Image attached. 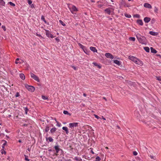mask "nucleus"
<instances>
[{
    "mask_svg": "<svg viewBox=\"0 0 161 161\" xmlns=\"http://www.w3.org/2000/svg\"><path fill=\"white\" fill-rule=\"evenodd\" d=\"M136 36L140 43L145 45L147 44V39L145 36H142L139 33H136Z\"/></svg>",
    "mask_w": 161,
    "mask_h": 161,
    "instance_id": "f257e3e1",
    "label": "nucleus"
},
{
    "mask_svg": "<svg viewBox=\"0 0 161 161\" xmlns=\"http://www.w3.org/2000/svg\"><path fill=\"white\" fill-rule=\"evenodd\" d=\"M129 58L134 62L136 64L140 66H142L143 65V62L137 58L135 57L130 55L129 57Z\"/></svg>",
    "mask_w": 161,
    "mask_h": 161,
    "instance_id": "f03ea898",
    "label": "nucleus"
},
{
    "mask_svg": "<svg viewBox=\"0 0 161 161\" xmlns=\"http://www.w3.org/2000/svg\"><path fill=\"white\" fill-rule=\"evenodd\" d=\"M68 7L70 12L73 14H74V12H76L78 11L77 8L74 5H69L68 6Z\"/></svg>",
    "mask_w": 161,
    "mask_h": 161,
    "instance_id": "7ed1b4c3",
    "label": "nucleus"
},
{
    "mask_svg": "<svg viewBox=\"0 0 161 161\" xmlns=\"http://www.w3.org/2000/svg\"><path fill=\"white\" fill-rule=\"evenodd\" d=\"M25 87L28 89L29 91L33 92L35 90V88L33 86H29L27 85H25Z\"/></svg>",
    "mask_w": 161,
    "mask_h": 161,
    "instance_id": "20e7f679",
    "label": "nucleus"
},
{
    "mask_svg": "<svg viewBox=\"0 0 161 161\" xmlns=\"http://www.w3.org/2000/svg\"><path fill=\"white\" fill-rule=\"evenodd\" d=\"M78 123L77 122L71 123L69 124V127L71 129H73L74 127L78 126Z\"/></svg>",
    "mask_w": 161,
    "mask_h": 161,
    "instance_id": "39448f33",
    "label": "nucleus"
},
{
    "mask_svg": "<svg viewBox=\"0 0 161 161\" xmlns=\"http://www.w3.org/2000/svg\"><path fill=\"white\" fill-rule=\"evenodd\" d=\"M31 77H32V78H33L36 81H37L38 82H40V80H39V78L38 77H37V76L35 75V74H34L33 73H31Z\"/></svg>",
    "mask_w": 161,
    "mask_h": 161,
    "instance_id": "423d86ee",
    "label": "nucleus"
},
{
    "mask_svg": "<svg viewBox=\"0 0 161 161\" xmlns=\"http://www.w3.org/2000/svg\"><path fill=\"white\" fill-rule=\"evenodd\" d=\"M45 31H46V34L47 37H50L51 38H53L54 37L51 33L49 31L47 30H46Z\"/></svg>",
    "mask_w": 161,
    "mask_h": 161,
    "instance_id": "0eeeda50",
    "label": "nucleus"
},
{
    "mask_svg": "<svg viewBox=\"0 0 161 161\" xmlns=\"http://www.w3.org/2000/svg\"><path fill=\"white\" fill-rule=\"evenodd\" d=\"M54 148L55 149L56 153L55 154L56 155H57V153H59V151H60V149L59 148V147L58 145L55 146L54 147Z\"/></svg>",
    "mask_w": 161,
    "mask_h": 161,
    "instance_id": "6e6552de",
    "label": "nucleus"
},
{
    "mask_svg": "<svg viewBox=\"0 0 161 161\" xmlns=\"http://www.w3.org/2000/svg\"><path fill=\"white\" fill-rule=\"evenodd\" d=\"M105 56L107 58H109L111 59L114 58V57L112 55L109 53H106Z\"/></svg>",
    "mask_w": 161,
    "mask_h": 161,
    "instance_id": "1a4fd4ad",
    "label": "nucleus"
},
{
    "mask_svg": "<svg viewBox=\"0 0 161 161\" xmlns=\"http://www.w3.org/2000/svg\"><path fill=\"white\" fill-rule=\"evenodd\" d=\"M144 6L146 8L149 9H151L152 8L151 5L148 3H145L144 4Z\"/></svg>",
    "mask_w": 161,
    "mask_h": 161,
    "instance_id": "9d476101",
    "label": "nucleus"
},
{
    "mask_svg": "<svg viewBox=\"0 0 161 161\" xmlns=\"http://www.w3.org/2000/svg\"><path fill=\"white\" fill-rule=\"evenodd\" d=\"M78 44L80 48H81L83 50L84 52L86 53H86V47L80 43H79Z\"/></svg>",
    "mask_w": 161,
    "mask_h": 161,
    "instance_id": "9b49d317",
    "label": "nucleus"
},
{
    "mask_svg": "<svg viewBox=\"0 0 161 161\" xmlns=\"http://www.w3.org/2000/svg\"><path fill=\"white\" fill-rule=\"evenodd\" d=\"M149 34L152 36H157L158 35V32H155L152 31L149 32Z\"/></svg>",
    "mask_w": 161,
    "mask_h": 161,
    "instance_id": "f8f14e48",
    "label": "nucleus"
},
{
    "mask_svg": "<svg viewBox=\"0 0 161 161\" xmlns=\"http://www.w3.org/2000/svg\"><path fill=\"white\" fill-rule=\"evenodd\" d=\"M151 20L150 18L147 17H146L144 19V21L145 23H148Z\"/></svg>",
    "mask_w": 161,
    "mask_h": 161,
    "instance_id": "ddd939ff",
    "label": "nucleus"
},
{
    "mask_svg": "<svg viewBox=\"0 0 161 161\" xmlns=\"http://www.w3.org/2000/svg\"><path fill=\"white\" fill-rule=\"evenodd\" d=\"M90 48V49L91 50V51H92L94 53H97V50L96 49V48L95 47H90V48Z\"/></svg>",
    "mask_w": 161,
    "mask_h": 161,
    "instance_id": "4468645a",
    "label": "nucleus"
},
{
    "mask_svg": "<svg viewBox=\"0 0 161 161\" xmlns=\"http://www.w3.org/2000/svg\"><path fill=\"white\" fill-rule=\"evenodd\" d=\"M62 129L65 131L66 134H69V131L68 128L67 127L64 126L63 127Z\"/></svg>",
    "mask_w": 161,
    "mask_h": 161,
    "instance_id": "2eb2a0df",
    "label": "nucleus"
},
{
    "mask_svg": "<svg viewBox=\"0 0 161 161\" xmlns=\"http://www.w3.org/2000/svg\"><path fill=\"white\" fill-rule=\"evenodd\" d=\"M137 23L140 25H143V23L142 20L141 19H138L137 21Z\"/></svg>",
    "mask_w": 161,
    "mask_h": 161,
    "instance_id": "dca6fc26",
    "label": "nucleus"
},
{
    "mask_svg": "<svg viewBox=\"0 0 161 161\" xmlns=\"http://www.w3.org/2000/svg\"><path fill=\"white\" fill-rule=\"evenodd\" d=\"M149 156L152 159H153L154 160H155L156 159V155L153 156L152 154H151L149 155Z\"/></svg>",
    "mask_w": 161,
    "mask_h": 161,
    "instance_id": "f3484780",
    "label": "nucleus"
},
{
    "mask_svg": "<svg viewBox=\"0 0 161 161\" xmlns=\"http://www.w3.org/2000/svg\"><path fill=\"white\" fill-rule=\"evenodd\" d=\"M113 61L114 63L118 65L119 66L121 64L120 62L117 60H113Z\"/></svg>",
    "mask_w": 161,
    "mask_h": 161,
    "instance_id": "a211bd4d",
    "label": "nucleus"
},
{
    "mask_svg": "<svg viewBox=\"0 0 161 161\" xmlns=\"http://www.w3.org/2000/svg\"><path fill=\"white\" fill-rule=\"evenodd\" d=\"M19 77L22 80H24L25 79V76L24 74L21 73L19 74Z\"/></svg>",
    "mask_w": 161,
    "mask_h": 161,
    "instance_id": "6ab92c4d",
    "label": "nucleus"
},
{
    "mask_svg": "<svg viewBox=\"0 0 161 161\" xmlns=\"http://www.w3.org/2000/svg\"><path fill=\"white\" fill-rule=\"evenodd\" d=\"M150 50L151 53H157V51L152 47L150 48Z\"/></svg>",
    "mask_w": 161,
    "mask_h": 161,
    "instance_id": "aec40b11",
    "label": "nucleus"
},
{
    "mask_svg": "<svg viewBox=\"0 0 161 161\" xmlns=\"http://www.w3.org/2000/svg\"><path fill=\"white\" fill-rule=\"evenodd\" d=\"M105 11L108 14L110 15L111 13V11L109 8H107L105 10Z\"/></svg>",
    "mask_w": 161,
    "mask_h": 161,
    "instance_id": "412c9836",
    "label": "nucleus"
},
{
    "mask_svg": "<svg viewBox=\"0 0 161 161\" xmlns=\"http://www.w3.org/2000/svg\"><path fill=\"white\" fill-rule=\"evenodd\" d=\"M92 64L95 65V66H97L99 69L101 68V65L98 64L96 62H93L92 63Z\"/></svg>",
    "mask_w": 161,
    "mask_h": 161,
    "instance_id": "4be33fe9",
    "label": "nucleus"
},
{
    "mask_svg": "<svg viewBox=\"0 0 161 161\" xmlns=\"http://www.w3.org/2000/svg\"><path fill=\"white\" fill-rule=\"evenodd\" d=\"M144 49L147 52L149 53V52L150 50L148 47H144Z\"/></svg>",
    "mask_w": 161,
    "mask_h": 161,
    "instance_id": "5701e85b",
    "label": "nucleus"
},
{
    "mask_svg": "<svg viewBox=\"0 0 161 161\" xmlns=\"http://www.w3.org/2000/svg\"><path fill=\"white\" fill-rule=\"evenodd\" d=\"M74 159L77 161H81L82 160V159L80 158H79L77 157H75Z\"/></svg>",
    "mask_w": 161,
    "mask_h": 161,
    "instance_id": "b1692460",
    "label": "nucleus"
},
{
    "mask_svg": "<svg viewBox=\"0 0 161 161\" xmlns=\"http://www.w3.org/2000/svg\"><path fill=\"white\" fill-rule=\"evenodd\" d=\"M5 4L3 0H0V4L2 6H4Z\"/></svg>",
    "mask_w": 161,
    "mask_h": 161,
    "instance_id": "393cba45",
    "label": "nucleus"
},
{
    "mask_svg": "<svg viewBox=\"0 0 161 161\" xmlns=\"http://www.w3.org/2000/svg\"><path fill=\"white\" fill-rule=\"evenodd\" d=\"M129 39L130 40L134 42L135 40V38L134 37H130L129 38Z\"/></svg>",
    "mask_w": 161,
    "mask_h": 161,
    "instance_id": "a878e982",
    "label": "nucleus"
},
{
    "mask_svg": "<svg viewBox=\"0 0 161 161\" xmlns=\"http://www.w3.org/2000/svg\"><path fill=\"white\" fill-rule=\"evenodd\" d=\"M125 16L128 18H130L131 17L130 15L127 14H125Z\"/></svg>",
    "mask_w": 161,
    "mask_h": 161,
    "instance_id": "bb28decb",
    "label": "nucleus"
},
{
    "mask_svg": "<svg viewBox=\"0 0 161 161\" xmlns=\"http://www.w3.org/2000/svg\"><path fill=\"white\" fill-rule=\"evenodd\" d=\"M23 108L25 111V114H27V112H28V109L26 107L24 108Z\"/></svg>",
    "mask_w": 161,
    "mask_h": 161,
    "instance_id": "cd10ccee",
    "label": "nucleus"
},
{
    "mask_svg": "<svg viewBox=\"0 0 161 161\" xmlns=\"http://www.w3.org/2000/svg\"><path fill=\"white\" fill-rule=\"evenodd\" d=\"M56 130V128H53L50 130V132L51 133H53Z\"/></svg>",
    "mask_w": 161,
    "mask_h": 161,
    "instance_id": "c85d7f7f",
    "label": "nucleus"
},
{
    "mask_svg": "<svg viewBox=\"0 0 161 161\" xmlns=\"http://www.w3.org/2000/svg\"><path fill=\"white\" fill-rule=\"evenodd\" d=\"M158 8H157L156 7H154V12H155L156 13H157L158 12Z\"/></svg>",
    "mask_w": 161,
    "mask_h": 161,
    "instance_id": "c756f323",
    "label": "nucleus"
},
{
    "mask_svg": "<svg viewBox=\"0 0 161 161\" xmlns=\"http://www.w3.org/2000/svg\"><path fill=\"white\" fill-rule=\"evenodd\" d=\"M59 22L64 26H65L66 25L65 23L61 20H60L59 21Z\"/></svg>",
    "mask_w": 161,
    "mask_h": 161,
    "instance_id": "7c9ffc66",
    "label": "nucleus"
},
{
    "mask_svg": "<svg viewBox=\"0 0 161 161\" xmlns=\"http://www.w3.org/2000/svg\"><path fill=\"white\" fill-rule=\"evenodd\" d=\"M63 113L65 114H67L69 115H70V114L67 111H64Z\"/></svg>",
    "mask_w": 161,
    "mask_h": 161,
    "instance_id": "2f4dec72",
    "label": "nucleus"
},
{
    "mask_svg": "<svg viewBox=\"0 0 161 161\" xmlns=\"http://www.w3.org/2000/svg\"><path fill=\"white\" fill-rule=\"evenodd\" d=\"M47 140H49V142H52L53 141V139L51 137H49L47 139Z\"/></svg>",
    "mask_w": 161,
    "mask_h": 161,
    "instance_id": "473e14b6",
    "label": "nucleus"
},
{
    "mask_svg": "<svg viewBox=\"0 0 161 161\" xmlns=\"http://www.w3.org/2000/svg\"><path fill=\"white\" fill-rule=\"evenodd\" d=\"M41 19L44 21L47 24H48V23H47L46 21L45 20L43 16H42L41 17Z\"/></svg>",
    "mask_w": 161,
    "mask_h": 161,
    "instance_id": "72a5a7b5",
    "label": "nucleus"
},
{
    "mask_svg": "<svg viewBox=\"0 0 161 161\" xmlns=\"http://www.w3.org/2000/svg\"><path fill=\"white\" fill-rule=\"evenodd\" d=\"M24 156L25 157V160L27 161H30V159L28 158V157L27 156L25 155H24Z\"/></svg>",
    "mask_w": 161,
    "mask_h": 161,
    "instance_id": "f704fd0d",
    "label": "nucleus"
},
{
    "mask_svg": "<svg viewBox=\"0 0 161 161\" xmlns=\"http://www.w3.org/2000/svg\"><path fill=\"white\" fill-rule=\"evenodd\" d=\"M101 160L99 156H97L96 158V160L95 161H100Z\"/></svg>",
    "mask_w": 161,
    "mask_h": 161,
    "instance_id": "c9c22d12",
    "label": "nucleus"
},
{
    "mask_svg": "<svg viewBox=\"0 0 161 161\" xmlns=\"http://www.w3.org/2000/svg\"><path fill=\"white\" fill-rule=\"evenodd\" d=\"M4 143L3 144L2 146V147L3 148H4V147L6 145L7 143V142L6 141H4Z\"/></svg>",
    "mask_w": 161,
    "mask_h": 161,
    "instance_id": "e433bc0d",
    "label": "nucleus"
},
{
    "mask_svg": "<svg viewBox=\"0 0 161 161\" xmlns=\"http://www.w3.org/2000/svg\"><path fill=\"white\" fill-rule=\"evenodd\" d=\"M156 79L159 81H161V77L157 76L156 77Z\"/></svg>",
    "mask_w": 161,
    "mask_h": 161,
    "instance_id": "4c0bfd02",
    "label": "nucleus"
},
{
    "mask_svg": "<svg viewBox=\"0 0 161 161\" xmlns=\"http://www.w3.org/2000/svg\"><path fill=\"white\" fill-rule=\"evenodd\" d=\"M134 17L138 18H139L140 17V15L138 14H136L134 15Z\"/></svg>",
    "mask_w": 161,
    "mask_h": 161,
    "instance_id": "58836bf2",
    "label": "nucleus"
},
{
    "mask_svg": "<svg viewBox=\"0 0 161 161\" xmlns=\"http://www.w3.org/2000/svg\"><path fill=\"white\" fill-rule=\"evenodd\" d=\"M32 2L31 0H28V4L31 5V4H32Z\"/></svg>",
    "mask_w": 161,
    "mask_h": 161,
    "instance_id": "ea45409f",
    "label": "nucleus"
},
{
    "mask_svg": "<svg viewBox=\"0 0 161 161\" xmlns=\"http://www.w3.org/2000/svg\"><path fill=\"white\" fill-rule=\"evenodd\" d=\"M9 3V4L12 6H15V4L11 2H10Z\"/></svg>",
    "mask_w": 161,
    "mask_h": 161,
    "instance_id": "a19ab883",
    "label": "nucleus"
},
{
    "mask_svg": "<svg viewBox=\"0 0 161 161\" xmlns=\"http://www.w3.org/2000/svg\"><path fill=\"white\" fill-rule=\"evenodd\" d=\"M56 121V122L57 123V125L58 127H61V124L60 123H58L57 121Z\"/></svg>",
    "mask_w": 161,
    "mask_h": 161,
    "instance_id": "79ce46f5",
    "label": "nucleus"
},
{
    "mask_svg": "<svg viewBox=\"0 0 161 161\" xmlns=\"http://www.w3.org/2000/svg\"><path fill=\"white\" fill-rule=\"evenodd\" d=\"M42 97L44 100H46L47 99V97L44 96H42Z\"/></svg>",
    "mask_w": 161,
    "mask_h": 161,
    "instance_id": "37998d69",
    "label": "nucleus"
},
{
    "mask_svg": "<svg viewBox=\"0 0 161 161\" xmlns=\"http://www.w3.org/2000/svg\"><path fill=\"white\" fill-rule=\"evenodd\" d=\"M49 130V128L48 127H46L45 129V131L46 132H47Z\"/></svg>",
    "mask_w": 161,
    "mask_h": 161,
    "instance_id": "c03bdc74",
    "label": "nucleus"
},
{
    "mask_svg": "<svg viewBox=\"0 0 161 161\" xmlns=\"http://www.w3.org/2000/svg\"><path fill=\"white\" fill-rule=\"evenodd\" d=\"M19 93L18 92H16V94L15 95V97H18L19 96Z\"/></svg>",
    "mask_w": 161,
    "mask_h": 161,
    "instance_id": "a18cd8bd",
    "label": "nucleus"
},
{
    "mask_svg": "<svg viewBox=\"0 0 161 161\" xmlns=\"http://www.w3.org/2000/svg\"><path fill=\"white\" fill-rule=\"evenodd\" d=\"M94 115L95 116V117L96 118H97V119H100V118L99 116H98L96 114H94Z\"/></svg>",
    "mask_w": 161,
    "mask_h": 161,
    "instance_id": "49530a36",
    "label": "nucleus"
},
{
    "mask_svg": "<svg viewBox=\"0 0 161 161\" xmlns=\"http://www.w3.org/2000/svg\"><path fill=\"white\" fill-rule=\"evenodd\" d=\"M1 153L2 154H5L6 153V152L4 150H1Z\"/></svg>",
    "mask_w": 161,
    "mask_h": 161,
    "instance_id": "de8ad7c7",
    "label": "nucleus"
},
{
    "mask_svg": "<svg viewBox=\"0 0 161 161\" xmlns=\"http://www.w3.org/2000/svg\"><path fill=\"white\" fill-rule=\"evenodd\" d=\"M55 40L57 42H59V38H58V37L56 38H55Z\"/></svg>",
    "mask_w": 161,
    "mask_h": 161,
    "instance_id": "09e8293b",
    "label": "nucleus"
},
{
    "mask_svg": "<svg viewBox=\"0 0 161 161\" xmlns=\"http://www.w3.org/2000/svg\"><path fill=\"white\" fill-rule=\"evenodd\" d=\"M133 154L134 155H136L137 154V153L136 151H135L133 152Z\"/></svg>",
    "mask_w": 161,
    "mask_h": 161,
    "instance_id": "8fccbe9b",
    "label": "nucleus"
},
{
    "mask_svg": "<svg viewBox=\"0 0 161 161\" xmlns=\"http://www.w3.org/2000/svg\"><path fill=\"white\" fill-rule=\"evenodd\" d=\"M31 7L32 8H35L34 7V4H31Z\"/></svg>",
    "mask_w": 161,
    "mask_h": 161,
    "instance_id": "3c124183",
    "label": "nucleus"
},
{
    "mask_svg": "<svg viewBox=\"0 0 161 161\" xmlns=\"http://www.w3.org/2000/svg\"><path fill=\"white\" fill-rule=\"evenodd\" d=\"M2 27L3 29V30L4 31H5L6 30L5 27L4 26H2Z\"/></svg>",
    "mask_w": 161,
    "mask_h": 161,
    "instance_id": "603ef678",
    "label": "nucleus"
},
{
    "mask_svg": "<svg viewBox=\"0 0 161 161\" xmlns=\"http://www.w3.org/2000/svg\"><path fill=\"white\" fill-rule=\"evenodd\" d=\"M38 35V36H39V37H40L41 38H43L42 36L41 35Z\"/></svg>",
    "mask_w": 161,
    "mask_h": 161,
    "instance_id": "864d4df0",
    "label": "nucleus"
},
{
    "mask_svg": "<svg viewBox=\"0 0 161 161\" xmlns=\"http://www.w3.org/2000/svg\"><path fill=\"white\" fill-rule=\"evenodd\" d=\"M116 127H117L118 129H120V127H119V126H118V125H117V126H116Z\"/></svg>",
    "mask_w": 161,
    "mask_h": 161,
    "instance_id": "5fc2aeb1",
    "label": "nucleus"
},
{
    "mask_svg": "<svg viewBox=\"0 0 161 161\" xmlns=\"http://www.w3.org/2000/svg\"><path fill=\"white\" fill-rule=\"evenodd\" d=\"M73 68L75 70H76V67L75 66H73Z\"/></svg>",
    "mask_w": 161,
    "mask_h": 161,
    "instance_id": "6e6d98bb",
    "label": "nucleus"
},
{
    "mask_svg": "<svg viewBox=\"0 0 161 161\" xmlns=\"http://www.w3.org/2000/svg\"><path fill=\"white\" fill-rule=\"evenodd\" d=\"M102 119H103V120H106V119L105 118L103 117V116H102Z\"/></svg>",
    "mask_w": 161,
    "mask_h": 161,
    "instance_id": "4d7b16f0",
    "label": "nucleus"
},
{
    "mask_svg": "<svg viewBox=\"0 0 161 161\" xmlns=\"http://www.w3.org/2000/svg\"><path fill=\"white\" fill-rule=\"evenodd\" d=\"M18 61H15V63L16 64H17L18 63H19V62Z\"/></svg>",
    "mask_w": 161,
    "mask_h": 161,
    "instance_id": "13d9d810",
    "label": "nucleus"
},
{
    "mask_svg": "<svg viewBox=\"0 0 161 161\" xmlns=\"http://www.w3.org/2000/svg\"><path fill=\"white\" fill-rule=\"evenodd\" d=\"M27 150L29 151H31V148H28L27 149Z\"/></svg>",
    "mask_w": 161,
    "mask_h": 161,
    "instance_id": "bf43d9fd",
    "label": "nucleus"
},
{
    "mask_svg": "<svg viewBox=\"0 0 161 161\" xmlns=\"http://www.w3.org/2000/svg\"><path fill=\"white\" fill-rule=\"evenodd\" d=\"M83 95L84 96L86 97V94L85 93H84L83 94Z\"/></svg>",
    "mask_w": 161,
    "mask_h": 161,
    "instance_id": "052dcab7",
    "label": "nucleus"
},
{
    "mask_svg": "<svg viewBox=\"0 0 161 161\" xmlns=\"http://www.w3.org/2000/svg\"><path fill=\"white\" fill-rule=\"evenodd\" d=\"M91 153H92V154H94V152H93V151L92 150H91Z\"/></svg>",
    "mask_w": 161,
    "mask_h": 161,
    "instance_id": "680f3d73",
    "label": "nucleus"
},
{
    "mask_svg": "<svg viewBox=\"0 0 161 161\" xmlns=\"http://www.w3.org/2000/svg\"><path fill=\"white\" fill-rule=\"evenodd\" d=\"M19 60V58H17L16 59V61H18Z\"/></svg>",
    "mask_w": 161,
    "mask_h": 161,
    "instance_id": "e2e57ef3",
    "label": "nucleus"
},
{
    "mask_svg": "<svg viewBox=\"0 0 161 161\" xmlns=\"http://www.w3.org/2000/svg\"><path fill=\"white\" fill-rule=\"evenodd\" d=\"M19 143H20V142H21V141L20 140H19Z\"/></svg>",
    "mask_w": 161,
    "mask_h": 161,
    "instance_id": "0e129e2a",
    "label": "nucleus"
},
{
    "mask_svg": "<svg viewBox=\"0 0 161 161\" xmlns=\"http://www.w3.org/2000/svg\"><path fill=\"white\" fill-rule=\"evenodd\" d=\"M49 151H52V150L51 149H49L48 150Z\"/></svg>",
    "mask_w": 161,
    "mask_h": 161,
    "instance_id": "69168bd1",
    "label": "nucleus"
},
{
    "mask_svg": "<svg viewBox=\"0 0 161 161\" xmlns=\"http://www.w3.org/2000/svg\"><path fill=\"white\" fill-rule=\"evenodd\" d=\"M9 157L8 156V158H7V159H9Z\"/></svg>",
    "mask_w": 161,
    "mask_h": 161,
    "instance_id": "338daca9",
    "label": "nucleus"
},
{
    "mask_svg": "<svg viewBox=\"0 0 161 161\" xmlns=\"http://www.w3.org/2000/svg\"><path fill=\"white\" fill-rule=\"evenodd\" d=\"M109 19H110V20H112V18H109Z\"/></svg>",
    "mask_w": 161,
    "mask_h": 161,
    "instance_id": "774afa93",
    "label": "nucleus"
}]
</instances>
